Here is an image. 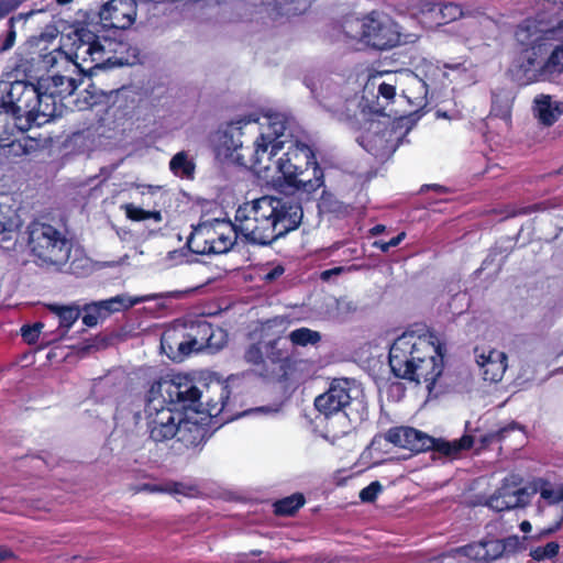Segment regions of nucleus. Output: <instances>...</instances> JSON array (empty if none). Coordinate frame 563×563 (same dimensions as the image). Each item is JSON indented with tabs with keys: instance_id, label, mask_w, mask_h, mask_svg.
Returning <instances> with one entry per match:
<instances>
[{
	"instance_id": "47",
	"label": "nucleus",
	"mask_w": 563,
	"mask_h": 563,
	"mask_svg": "<svg viewBox=\"0 0 563 563\" xmlns=\"http://www.w3.org/2000/svg\"><path fill=\"white\" fill-rule=\"evenodd\" d=\"M11 218L4 212L3 206L0 203V234L10 231Z\"/></svg>"
},
{
	"instance_id": "9",
	"label": "nucleus",
	"mask_w": 563,
	"mask_h": 563,
	"mask_svg": "<svg viewBox=\"0 0 563 563\" xmlns=\"http://www.w3.org/2000/svg\"><path fill=\"white\" fill-rule=\"evenodd\" d=\"M275 165L278 178L296 191L311 196L324 187V172L314 151L305 143L291 142Z\"/></svg>"
},
{
	"instance_id": "17",
	"label": "nucleus",
	"mask_w": 563,
	"mask_h": 563,
	"mask_svg": "<svg viewBox=\"0 0 563 563\" xmlns=\"http://www.w3.org/2000/svg\"><path fill=\"white\" fill-rule=\"evenodd\" d=\"M137 4L135 0H109L99 11V26L102 30H128L135 22Z\"/></svg>"
},
{
	"instance_id": "62",
	"label": "nucleus",
	"mask_w": 563,
	"mask_h": 563,
	"mask_svg": "<svg viewBox=\"0 0 563 563\" xmlns=\"http://www.w3.org/2000/svg\"><path fill=\"white\" fill-rule=\"evenodd\" d=\"M553 174H555V175H563V166L560 167L558 170H555Z\"/></svg>"
},
{
	"instance_id": "24",
	"label": "nucleus",
	"mask_w": 563,
	"mask_h": 563,
	"mask_svg": "<svg viewBox=\"0 0 563 563\" xmlns=\"http://www.w3.org/2000/svg\"><path fill=\"white\" fill-rule=\"evenodd\" d=\"M534 115L544 126L553 125L563 114V102L555 101L549 95H539L534 99Z\"/></svg>"
},
{
	"instance_id": "26",
	"label": "nucleus",
	"mask_w": 563,
	"mask_h": 563,
	"mask_svg": "<svg viewBox=\"0 0 563 563\" xmlns=\"http://www.w3.org/2000/svg\"><path fill=\"white\" fill-rule=\"evenodd\" d=\"M77 88L76 80L71 77L55 74L51 77V85L47 86L45 96H51L49 103L55 109L56 100L71 96Z\"/></svg>"
},
{
	"instance_id": "35",
	"label": "nucleus",
	"mask_w": 563,
	"mask_h": 563,
	"mask_svg": "<svg viewBox=\"0 0 563 563\" xmlns=\"http://www.w3.org/2000/svg\"><path fill=\"white\" fill-rule=\"evenodd\" d=\"M519 430H521V427L519 426V423L512 421V422L499 428L497 431H492V432L486 433L482 438V442L484 444L503 442L506 438H508L510 435V433H512L515 431H519Z\"/></svg>"
},
{
	"instance_id": "45",
	"label": "nucleus",
	"mask_w": 563,
	"mask_h": 563,
	"mask_svg": "<svg viewBox=\"0 0 563 563\" xmlns=\"http://www.w3.org/2000/svg\"><path fill=\"white\" fill-rule=\"evenodd\" d=\"M164 484H150L144 483L142 485L133 486L132 490L134 494L141 493V492H147L151 494L154 493H164Z\"/></svg>"
},
{
	"instance_id": "10",
	"label": "nucleus",
	"mask_w": 563,
	"mask_h": 563,
	"mask_svg": "<svg viewBox=\"0 0 563 563\" xmlns=\"http://www.w3.org/2000/svg\"><path fill=\"white\" fill-rule=\"evenodd\" d=\"M26 233L27 246L37 266L60 269L68 262L73 243L65 232L51 223L33 220Z\"/></svg>"
},
{
	"instance_id": "52",
	"label": "nucleus",
	"mask_w": 563,
	"mask_h": 563,
	"mask_svg": "<svg viewBox=\"0 0 563 563\" xmlns=\"http://www.w3.org/2000/svg\"><path fill=\"white\" fill-rule=\"evenodd\" d=\"M429 189H432L439 194H443V192H446L448 189L444 187V186H441V185H438V184H432V185H423L421 187V191H424V190H429Z\"/></svg>"
},
{
	"instance_id": "3",
	"label": "nucleus",
	"mask_w": 563,
	"mask_h": 563,
	"mask_svg": "<svg viewBox=\"0 0 563 563\" xmlns=\"http://www.w3.org/2000/svg\"><path fill=\"white\" fill-rule=\"evenodd\" d=\"M445 347L437 334L404 332L390 345L388 363L397 378L424 383L431 391L444 368Z\"/></svg>"
},
{
	"instance_id": "57",
	"label": "nucleus",
	"mask_w": 563,
	"mask_h": 563,
	"mask_svg": "<svg viewBox=\"0 0 563 563\" xmlns=\"http://www.w3.org/2000/svg\"><path fill=\"white\" fill-rule=\"evenodd\" d=\"M380 77H383V73H377L376 75H373L372 76V82L375 84V81L377 79H379Z\"/></svg>"
},
{
	"instance_id": "50",
	"label": "nucleus",
	"mask_w": 563,
	"mask_h": 563,
	"mask_svg": "<svg viewBox=\"0 0 563 563\" xmlns=\"http://www.w3.org/2000/svg\"><path fill=\"white\" fill-rule=\"evenodd\" d=\"M16 559L15 553L8 545H0V563Z\"/></svg>"
},
{
	"instance_id": "21",
	"label": "nucleus",
	"mask_w": 563,
	"mask_h": 563,
	"mask_svg": "<svg viewBox=\"0 0 563 563\" xmlns=\"http://www.w3.org/2000/svg\"><path fill=\"white\" fill-rule=\"evenodd\" d=\"M506 551L507 542L499 539H484L453 550L455 554L482 563L493 562L501 558Z\"/></svg>"
},
{
	"instance_id": "60",
	"label": "nucleus",
	"mask_w": 563,
	"mask_h": 563,
	"mask_svg": "<svg viewBox=\"0 0 563 563\" xmlns=\"http://www.w3.org/2000/svg\"><path fill=\"white\" fill-rule=\"evenodd\" d=\"M505 541L507 542V547L508 545H514L515 541H517V538H514V540L509 538V539H507Z\"/></svg>"
},
{
	"instance_id": "48",
	"label": "nucleus",
	"mask_w": 563,
	"mask_h": 563,
	"mask_svg": "<svg viewBox=\"0 0 563 563\" xmlns=\"http://www.w3.org/2000/svg\"><path fill=\"white\" fill-rule=\"evenodd\" d=\"M285 273V268L282 265H277L264 275L266 283H272L279 278Z\"/></svg>"
},
{
	"instance_id": "49",
	"label": "nucleus",
	"mask_w": 563,
	"mask_h": 563,
	"mask_svg": "<svg viewBox=\"0 0 563 563\" xmlns=\"http://www.w3.org/2000/svg\"><path fill=\"white\" fill-rule=\"evenodd\" d=\"M257 120L256 119H253L251 117L249 118H242V119H239L236 120L235 122H231L230 124V130L233 132V131H239V135L241 134V130L252 123V122H256Z\"/></svg>"
},
{
	"instance_id": "6",
	"label": "nucleus",
	"mask_w": 563,
	"mask_h": 563,
	"mask_svg": "<svg viewBox=\"0 0 563 563\" xmlns=\"http://www.w3.org/2000/svg\"><path fill=\"white\" fill-rule=\"evenodd\" d=\"M396 96L397 81L395 78L393 80L389 78L388 81L378 82L375 99L365 104L368 113L386 118L383 130L368 131L363 136L362 145L375 157L395 152L415 125L411 115L399 114L390 108Z\"/></svg>"
},
{
	"instance_id": "5",
	"label": "nucleus",
	"mask_w": 563,
	"mask_h": 563,
	"mask_svg": "<svg viewBox=\"0 0 563 563\" xmlns=\"http://www.w3.org/2000/svg\"><path fill=\"white\" fill-rule=\"evenodd\" d=\"M99 23L78 22L67 33H62L59 45L49 56L55 63L56 56L65 55L69 63L81 71L93 68L123 66L128 63V44L117 38L101 35Z\"/></svg>"
},
{
	"instance_id": "43",
	"label": "nucleus",
	"mask_w": 563,
	"mask_h": 563,
	"mask_svg": "<svg viewBox=\"0 0 563 563\" xmlns=\"http://www.w3.org/2000/svg\"><path fill=\"white\" fill-rule=\"evenodd\" d=\"M357 268L358 267L356 265H352V266H349V267L335 266L333 268L322 271L321 274H320V279L322 282H329L332 276L341 275L344 272L356 271Z\"/></svg>"
},
{
	"instance_id": "11",
	"label": "nucleus",
	"mask_w": 563,
	"mask_h": 563,
	"mask_svg": "<svg viewBox=\"0 0 563 563\" xmlns=\"http://www.w3.org/2000/svg\"><path fill=\"white\" fill-rule=\"evenodd\" d=\"M241 234L238 222L213 219L199 223L187 239V247L198 255H220L233 249Z\"/></svg>"
},
{
	"instance_id": "53",
	"label": "nucleus",
	"mask_w": 563,
	"mask_h": 563,
	"mask_svg": "<svg viewBox=\"0 0 563 563\" xmlns=\"http://www.w3.org/2000/svg\"><path fill=\"white\" fill-rule=\"evenodd\" d=\"M385 230H386V227L384 224H376L369 229V234L373 236H376V235L384 233Z\"/></svg>"
},
{
	"instance_id": "38",
	"label": "nucleus",
	"mask_w": 563,
	"mask_h": 563,
	"mask_svg": "<svg viewBox=\"0 0 563 563\" xmlns=\"http://www.w3.org/2000/svg\"><path fill=\"white\" fill-rule=\"evenodd\" d=\"M429 451L440 453L446 457H455L459 455L454 441H446L443 439L433 438V443L430 445Z\"/></svg>"
},
{
	"instance_id": "34",
	"label": "nucleus",
	"mask_w": 563,
	"mask_h": 563,
	"mask_svg": "<svg viewBox=\"0 0 563 563\" xmlns=\"http://www.w3.org/2000/svg\"><path fill=\"white\" fill-rule=\"evenodd\" d=\"M123 208H124L126 218L134 222H141V221H145L148 219H153L156 222H161L163 219L161 211L145 210V209L137 207L133 203H126V205H124Z\"/></svg>"
},
{
	"instance_id": "18",
	"label": "nucleus",
	"mask_w": 563,
	"mask_h": 563,
	"mask_svg": "<svg viewBox=\"0 0 563 563\" xmlns=\"http://www.w3.org/2000/svg\"><path fill=\"white\" fill-rule=\"evenodd\" d=\"M56 48L57 47L46 53H27L25 55H21L12 69L14 79H25L31 81L32 79H38L41 71L49 70L56 66L59 60H64L68 64L69 59L65 55L56 56L55 63H48L51 62L48 55L51 54L52 56V53Z\"/></svg>"
},
{
	"instance_id": "8",
	"label": "nucleus",
	"mask_w": 563,
	"mask_h": 563,
	"mask_svg": "<svg viewBox=\"0 0 563 563\" xmlns=\"http://www.w3.org/2000/svg\"><path fill=\"white\" fill-rule=\"evenodd\" d=\"M543 9L525 19L516 30L522 51L521 68L531 69L539 56L547 52L545 41H563V0H543Z\"/></svg>"
},
{
	"instance_id": "44",
	"label": "nucleus",
	"mask_w": 563,
	"mask_h": 563,
	"mask_svg": "<svg viewBox=\"0 0 563 563\" xmlns=\"http://www.w3.org/2000/svg\"><path fill=\"white\" fill-rule=\"evenodd\" d=\"M15 37H16V32H15L14 25L11 24L10 29L7 31L5 36L0 42V52L10 49L14 45Z\"/></svg>"
},
{
	"instance_id": "42",
	"label": "nucleus",
	"mask_w": 563,
	"mask_h": 563,
	"mask_svg": "<svg viewBox=\"0 0 563 563\" xmlns=\"http://www.w3.org/2000/svg\"><path fill=\"white\" fill-rule=\"evenodd\" d=\"M164 493L167 494H179L184 496H188L191 490H194L192 486H188L180 482L169 481L164 484Z\"/></svg>"
},
{
	"instance_id": "61",
	"label": "nucleus",
	"mask_w": 563,
	"mask_h": 563,
	"mask_svg": "<svg viewBox=\"0 0 563 563\" xmlns=\"http://www.w3.org/2000/svg\"><path fill=\"white\" fill-rule=\"evenodd\" d=\"M71 1H73V0H56V2H57L58 4H67V3L71 2Z\"/></svg>"
},
{
	"instance_id": "20",
	"label": "nucleus",
	"mask_w": 563,
	"mask_h": 563,
	"mask_svg": "<svg viewBox=\"0 0 563 563\" xmlns=\"http://www.w3.org/2000/svg\"><path fill=\"white\" fill-rule=\"evenodd\" d=\"M474 355L479 366L483 379L490 383H498L503 379L507 369V355L503 351L476 346Z\"/></svg>"
},
{
	"instance_id": "29",
	"label": "nucleus",
	"mask_w": 563,
	"mask_h": 563,
	"mask_svg": "<svg viewBox=\"0 0 563 563\" xmlns=\"http://www.w3.org/2000/svg\"><path fill=\"white\" fill-rule=\"evenodd\" d=\"M306 504V498L302 493H295L290 496L277 499L273 504V511L276 516L291 517Z\"/></svg>"
},
{
	"instance_id": "33",
	"label": "nucleus",
	"mask_w": 563,
	"mask_h": 563,
	"mask_svg": "<svg viewBox=\"0 0 563 563\" xmlns=\"http://www.w3.org/2000/svg\"><path fill=\"white\" fill-rule=\"evenodd\" d=\"M441 2L433 0H417L413 5L417 14L420 16L421 22L428 24L429 27H437L438 10L440 9Z\"/></svg>"
},
{
	"instance_id": "63",
	"label": "nucleus",
	"mask_w": 563,
	"mask_h": 563,
	"mask_svg": "<svg viewBox=\"0 0 563 563\" xmlns=\"http://www.w3.org/2000/svg\"><path fill=\"white\" fill-rule=\"evenodd\" d=\"M242 157H243V155L238 154L236 159H240V158H242Z\"/></svg>"
},
{
	"instance_id": "39",
	"label": "nucleus",
	"mask_w": 563,
	"mask_h": 563,
	"mask_svg": "<svg viewBox=\"0 0 563 563\" xmlns=\"http://www.w3.org/2000/svg\"><path fill=\"white\" fill-rule=\"evenodd\" d=\"M99 309L100 308H96V305H92V302L86 303L82 307V309H81V311H84L82 323L86 327L92 328V327H96L99 323V321H103V319L100 316Z\"/></svg>"
},
{
	"instance_id": "36",
	"label": "nucleus",
	"mask_w": 563,
	"mask_h": 563,
	"mask_svg": "<svg viewBox=\"0 0 563 563\" xmlns=\"http://www.w3.org/2000/svg\"><path fill=\"white\" fill-rule=\"evenodd\" d=\"M560 545L555 541L548 542L545 545L537 547L530 550L529 555L534 561L551 560L559 554Z\"/></svg>"
},
{
	"instance_id": "23",
	"label": "nucleus",
	"mask_w": 563,
	"mask_h": 563,
	"mask_svg": "<svg viewBox=\"0 0 563 563\" xmlns=\"http://www.w3.org/2000/svg\"><path fill=\"white\" fill-rule=\"evenodd\" d=\"M210 437L209 426L199 421L181 417L177 434V442L185 449H195L203 444Z\"/></svg>"
},
{
	"instance_id": "37",
	"label": "nucleus",
	"mask_w": 563,
	"mask_h": 563,
	"mask_svg": "<svg viewBox=\"0 0 563 563\" xmlns=\"http://www.w3.org/2000/svg\"><path fill=\"white\" fill-rule=\"evenodd\" d=\"M44 323L41 321L34 322L33 324H23L20 329V334L23 342L29 345L35 344L40 338Z\"/></svg>"
},
{
	"instance_id": "59",
	"label": "nucleus",
	"mask_w": 563,
	"mask_h": 563,
	"mask_svg": "<svg viewBox=\"0 0 563 563\" xmlns=\"http://www.w3.org/2000/svg\"><path fill=\"white\" fill-rule=\"evenodd\" d=\"M232 145H233V150L234 151H238L239 148H242V143L241 142L240 143L233 142Z\"/></svg>"
},
{
	"instance_id": "19",
	"label": "nucleus",
	"mask_w": 563,
	"mask_h": 563,
	"mask_svg": "<svg viewBox=\"0 0 563 563\" xmlns=\"http://www.w3.org/2000/svg\"><path fill=\"white\" fill-rule=\"evenodd\" d=\"M385 439L391 444L413 453L429 451L433 443V437L412 427L404 426L390 428L386 432Z\"/></svg>"
},
{
	"instance_id": "54",
	"label": "nucleus",
	"mask_w": 563,
	"mask_h": 563,
	"mask_svg": "<svg viewBox=\"0 0 563 563\" xmlns=\"http://www.w3.org/2000/svg\"><path fill=\"white\" fill-rule=\"evenodd\" d=\"M10 9L3 3L0 2V20L8 15Z\"/></svg>"
},
{
	"instance_id": "56",
	"label": "nucleus",
	"mask_w": 563,
	"mask_h": 563,
	"mask_svg": "<svg viewBox=\"0 0 563 563\" xmlns=\"http://www.w3.org/2000/svg\"><path fill=\"white\" fill-rule=\"evenodd\" d=\"M520 529H521V531H523V532H530V531H531V525H530V522H529V521H523V522H521V525H520Z\"/></svg>"
},
{
	"instance_id": "46",
	"label": "nucleus",
	"mask_w": 563,
	"mask_h": 563,
	"mask_svg": "<svg viewBox=\"0 0 563 563\" xmlns=\"http://www.w3.org/2000/svg\"><path fill=\"white\" fill-rule=\"evenodd\" d=\"M473 443H474V439L473 437L471 435H463L460 440H455L454 441V444H455V448H456V451H457V454H460L461 451L463 450H468L473 446Z\"/></svg>"
},
{
	"instance_id": "55",
	"label": "nucleus",
	"mask_w": 563,
	"mask_h": 563,
	"mask_svg": "<svg viewBox=\"0 0 563 563\" xmlns=\"http://www.w3.org/2000/svg\"><path fill=\"white\" fill-rule=\"evenodd\" d=\"M541 497L544 499H551L553 497V490L552 489H542L541 490Z\"/></svg>"
},
{
	"instance_id": "15",
	"label": "nucleus",
	"mask_w": 563,
	"mask_h": 563,
	"mask_svg": "<svg viewBox=\"0 0 563 563\" xmlns=\"http://www.w3.org/2000/svg\"><path fill=\"white\" fill-rule=\"evenodd\" d=\"M181 336L183 340L176 342V332L173 334L165 333L162 339V346L168 343L169 339L175 340V345L180 358L189 356L192 352H200L206 347H220L218 343L213 342L214 330L212 324L206 320L191 322L188 331Z\"/></svg>"
},
{
	"instance_id": "32",
	"label": "nucleus",
	"mask_w": 563,
	"mask_h": 563,
	"mask_svg": "<svg viewBox=\"0 0 563 563\" xmlns=\"http://www.w3.org/2000/svg\"><path fill=\"white\" fill-rule=\"evenodd\" d=\"M49 310L54 312L59 319V328L67 332L73 324L79 319L81 309L77 306H49Z\"/></svg>"
},
{
	"instance_id": "58",
	"label": "nucleus",
	"mask_w": 563,
	"mask_h": 563,
	"mask_svg": "<svg viewBox=\"0 0 563 563\" xmlns=\"http://www.w3.org/2000/svg\"><path fill=\"white\" fill-rule=\"evenodd\" d=\"M276 323H277V318H275V319H271V320H267V321L265 322V325H267V327H272L273 324H276Z\"/></svg>"
},
{
	"instance_id": "12",
	"label": "nucleus",
	"mask_w": 563,
	"mask_h": 563,
	"mask_svg": "<svg viewBox=\"0 0 563 563\" xmlns=\"http://www.w3.org/2000/svg\"><path fill=\"white\" fill-rule=\"evenodd\" d=\"M231 388L224 382H213L206 385V390H200L199 402L197 407L188 408L196 413L206 412V415L213 419H219L220 422L225 423L235 419L239 413L234 411V404L230 399Z\"/></svg>"
},
{
	"instance_id": "16",
	"label": "nucleus",
	"mask_w": 563,
	"mask_h": 563,
	"mask_svg": "<svg viewBox=\"0 0 563 563\" xmlns=\"http://www.w3.org/2000/svg\"><path fill=\"white\" fill-rule=\"evenodd\" d=\"M286 121L278 115L269 118L267 132L261 133L254 141V152L251 158L252 166L262 164L267 154L268 159L276 156L286 143Z\"/></svg>"
},
{
	"instance_id": "2",
	"label": "nucleus",
	"mask_w": 563,
	"mask_h": 563,
	"mask_svg": "<svg viewBox=\"0 0 563 563\" xmlns=\"http://www.w3.org/2000/svg\"><path fill=\"white\" fill-rule=\"evenodd\" d=\"M302 216V206L294 197L263 196L239 206L234 220L247 242L269 245L296 230Z\"/></svg>"
},
{
	"instance_id": "7",
	"label": "nucleus",
	"mask_w": 563,
	"mask_h": 563,
	"mask_svg": "<svg viewBox=\"0 0 563 563\" xmlns=\"http://www.w3.org/2000/svg\"><path fill=\"white\" fill-rule=\"evenodd\" d=\"M41 88L25 79L0 82V126L7 128L11 120L21 129L48 122L55 109Z\"/></svg>"
},
{
	"instance_id": "25",
	"label": "nucleus",
	"mask_w": 563,
	"mask_h": 563,
	"mask_svg": "<svg viewBox=\"0 0 563 563\" xmlns=\"http://www.w3.org/2000/svg\"><path fill=\"white\" fill-rule=\"evenodd\" d=\"M142 300V298H132L125 294H121L109 299L93 301L92 305H96V308H100V316L103 320H106L112 313L128 310Z\"/></svg>"
},
{
	"instance_id": "30",
	"label": "nucleus",
	"mask_w": 563,
	"mask_h": 563,
	"mask_svg": "<svg viewBox=\"0 0 563 563\" xmlns=\"http://www.w3.org/2000/svg\"><path fill=\"white\" fill-rule=\"evenodd\" d=\"M169 169L175 176L191 180L195 177L196 164L187 152L181 151L169 161Z\"/></svg>"
},
{
	"instance_id": "27",
	"label": "nucleus",
	"mask_w": 563,
	"mask_h": 563,
	"mask_svg": "<svg viewBox=\"0 0 563 563\" xmlns=\"http://www.w3.org/2000/svg\"><path fill=\"white\" fill-rule=\"evenodd\" d=\"M476 13H479V11L467 10L459 3L443 1L438 10V18L435 19L437 27L446 25L465 16H474Z\"/></svg>"
},
{
	"instance_id": "1",
	"label": "nucleus",
	"mask_w": 563,
	"mask_h": 563,
	"mask_svg": "<svg viewBox=\"0 0 563 563\" xmlns=\"http://www.w3.org/2000/svg\"><path fill=\"white\" fill-rule=\"evenodd\" d=\"M200 389L188 376L161 377L146 396L145 420L150 439L166 442L177 434L184 411L197 407Z\"/></svg>"
},
{
	"instance_id": "51",
	"label": "nucleus",
	"mask_w": 563,
	"mask_h": 563,
	"mask_svg": "<svg viewBox=\"0 0 563 563\" xmlns=\"http://www.w3.org/2000/svg\"><path fill=\"white\" fill-rule=\"evenodd\" d=\"M544 207L543 203H534L528 207L522 208L517 214H529L537 211H543ZM516 216V213H514Z\"/></svg>"
},
{
	"instance_id": "40",
	"label": "nucleus",
	"mask_w": 563,
	"mask_h": 563,
	"mask_svg": "<svg viewBox=\"0 0 563 563\" xmlns=\"http://www.w3.org/2000/svg\"><path fill=\"white\" fill-rule=\"evenodd\" d=\"M383 486L378 481L372 482L360 492V499L363 503H373L376 500L378 494L382 492Z\"/></svg>"
},
{
	"instance_id": "31",
	"label": "nucleus",
	"mask_w": 563,
	"mask_h": 563,
	"mask_svg": "<svg viewBox=\"0 0 563 563\" xmlns=\"http://www.w3.org/2000/svg\"><path fill=\"white\" fill-rule=\"evenodd\" d=\"M366 15L363 18L349 16L342 22V32L349 40L364 43L366 30Z\"/></svg>"
},
{
	"instance_id": "41",
	"label": "nucleus",
	"mask_w": 563,
	"mask_h": 563,
	"mask_svg": "<svg viewBox=\"0 0 563 563\" xmlns=\"http://www.w3.org/2000/svg\"><path fill=\"white\" fill-rule=\"evenodd\" d=\"M406 238L405 232H400L389 241L377 240L374 241L372 246L380 250L383 253H387L391 247L398 246Z\"/></svg>"
},
{
	"instance_id": "13",
	"label": "nucleus",
	"mask_w": 563,
	"mask_h": 563,
	"mask_svg": "<svg viewBox=\"0 0 563 563\" xmlns=\"http://www.w3.org/2000/svg\"><path fill=\"white\" fill-rule=\"evenodd\" d=\"M355 380L351 378H333L328 389L314 398V408L325 419L339 413H346V409L351 406L354 397Z\"/></svg>"
},
{
	"instance_id": "28",
	"label": "nucleus",
	"mask_w": 563,
	"mask_h": 563,
	"mask_svg": "<svg viewBox=\"0 0 563 563\" xmlns=\"http://www.w3.org/2000/svg\"><path fill=\"white\" fill-rule=\"evenodd\" d=\"M525 494V489L517 488L512 493L508 488H499L488 500V505L497 511L512 509L519 506V497Z\"/></svg>"
},
{
	"instance_id": "14",
	"label": "nucleus",
	"mask_w": 563,
	"mask_h": 563,
	"mask_svg": "<svg viewBox=\"0 0 563 563\" xmlns=\"http://www.w3.org/2000/svg\"><path fill=\"white\" fill-rule=\"evenodd\" d=\"M364 44L377 51L396 47L401 41L398 24L387 14L371 11L366 14Z\"/></svg>"
},
{
	"instance_id": "4",
	"label": "nucleus",
	"mask_w": 563,
	"mask_h": 563,
	"mask_svg": "<svg viewBox=\"0 0 563 563\" xmlns=\"http://www.w3.org/2000/svg\"><path fill=\"white\" fill-rule=\"evenodd\" d=\"M322 340L319 331L301 327L292 330L287 338L277 335L266 341L249 344L243 353L244 362L254 375L265 380L287 384L292 380L302 360L295 356L287 341L294 347L317 346Z\"/></svg>"
},
{
	"instance_id": "22",
	"label": "nucleus",
	"mask_w": 563,
	"mask_h": 563,
	"mask_svg": "<svg viewBox=\"0 0 563 563\" xmlns=\"http://www.w3.org/2000/svg\"><path fill=\"white\" fill-rule=\"evenodd\" d=\"M549 41H545L547 52L538 57L536 65L531 68V70H536L534 77L538 80H548L552 81L559 78L563 74V44L555 45L550 52L547 59L540 64V59L549 52V47L551 46ZM522 62V54L520 55V63ZM520 69L527 74L521 67ZM530 69L528 70V73Z\"/></svg>"
}]
</instances>
